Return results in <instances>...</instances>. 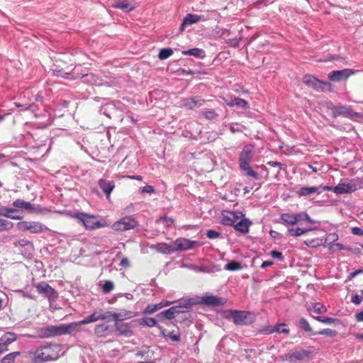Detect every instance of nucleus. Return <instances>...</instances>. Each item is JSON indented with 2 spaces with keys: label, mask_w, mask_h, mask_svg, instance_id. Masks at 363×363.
Masks as SVG:
<instances>
[{
  "label": "nucleus",
  "mask_w": 363,
  "mask_h": 363,
  "mask_svg": "<svg viewBox=\"0 0 363 363\" xmlns=\"http://www.w3.org/2000/svg\"><path fill=\"white\" fill-rule=\"evenodd\" d=\"M100 320L99 313L94 311L79 322H73L69 324H61L60 325H50L40 330L39 336L41 338H49L60 336L65 334H70L77 331L82 325L94 323Z\"/></svg>",
  "instance_id": "1"
},
{
  "label": "nucleus",
  "mask_w": 363,
  "mask_h": 363,
  "mask_svg": "<svg viewBox=\"0 0 363 363\" xmlns=\"http://www.w3.org/2000/svg\"><path fill=\"white\" fill-rule=\"evenodd\" d=\"M61 345L56 343L46 342L35 349L32 361L33 363H45L56 361L60 358Z\"/></svg>",
  "instance_id": "2"
},
{
  "label": "nucleus",
  "mask_w": 363,
  "mask_h": 363,
  "mask_svg": "<svg viewBox=\"0 0 363 363\" xmlns=\"http://www.w3.org/2000/svg\"><path fill=\"white\" fill-rule=\"evenodd\" d=\"M67 215L77 220L78 223L82 224L86 230H93L99 228H105L109 225L105 218L98 217L94 215L84 212L73 213L67 212Z\"/></svg>",
  "instance_id": "3"
},
{
  "label": "nucleus",
  "mask_w": 363,
  "mask_h": 363,
  "mask_svg": "<svg viewBox=\"0 0 363 363\" xmlns=\"http://www.w3.org/2000/svg\"><path fill=\"white\" fill-rule=\"evenodd\" d=\"M255 147L252 144L245 145L240 152L238 164L240 169L245 172L246 176L255 180L260 179L259 174L254 171L250 164L254 156Z\"/></svg>",
  "instance_id": "4"
},
{
  "label": "nucleus",
  "mask_w": 363,
  "mask_h": 363,
  "mask_svg": "<svg viewBox=\"0 0 363 363\" xmlns=\"http://www.w3.org/2000/svg\"><path fill=\"white\" fill-rule=\"evenodd\" d=\"M362 179L358 177L347 183H339L334 186V193L337 194H350L362 188Z\"/></svg>",
  "instance_id": "5"
},
{
  "label": "nucleus",
  "mask_w": 363,
  "mask_h": 363,
  "mask_svg": "<svg viewBox=\"0 0 363 363\" xmlns=\"http://www.w3.org/2000/svg\"><path fill=\"white\" fill-rule=\"evenodd\" d=\"M18 227L22 231H28L30 233H40L48 229L47 226L37 221H21L18 223Z\"/></svg>",
  "instance_id": "6"
},
{
  "label": "nucleus",
  "mask_w": 363,
  "mask_h": 363,
  "mask_svg": "<svg viewBox=\"0 0 363 363\" xmlns=\"http://www.w3.org/2000/svg\"><path fill=\"white\" fill-rule=\"evenodd\" d=\"M138 225V222L132 216H125L112 225L114 230L125 231L134 229Z\"/></svg>",
  "instance_id": "7"
},
{
  "label": "nucleus",
  "mask_w": 363,
  "mask_h": 363,
  "mask_svg": "<svg viewBox=\"0 0 363 363\" xmlns=\"http://www.w3.org/2000/svg\"><path fill=\"white\" fill-rule=\"evenodd\" d=\"M231 318L235 325H250L252 323V314L247 311H231Z\"/></svg>",
  "instance_id": "8"
},
{
  "label": "nucleus",
  "mask_w": 363,
  "mask_h": 363,
  "mask_svg": "<svg viewBox=\"0 0 363 363\" xmlns=\"http://www.w3.org/2000/svg\"><path fill=\"white\" fill-rule=\"evenodd\" d=\"M187 306H174L158 313L157 317L160 320L163 319L171 320L174 318L176 314L185 313L187 311Z\"/></svg>",
  "instance_id": "9"
},
{
  "label": "nucleus",
  "mask_w": 363,
  "mask_h": 363,
  "mask_svg": "<svg viewBox=\"0 0 363 363\" xmlns=\"http://www.w3.org/2000/svg\"><path fill=\"white\" fill-rule=\"evenodd\" d=\"M357 70L352 69H344L342 70H334L328 74V79L331 82H341L347 79L350 76L357 72Z\"/></svg>",
  "instance_id": "10"
},
{
  "label": "nucleus",
  "mask_w": 363,
  "mask_h": 363,
  "mask_svg": "<svg viewBox=\"0 0 363 363\" xmlns=\"http://www.w3.org/2000/svg\"><path fill=\"white\" fill-rule=\"evenodd\" d=\"M198 245V241L191 240L184 238H179L173 242L174 252L186 251L194 248Z\"/></svg>",
  "instance_id": "11"
},
{
  "label": "nucleus",
  "mask_w": 363,
  "mask_h": 363,
  "mask_svg": "<svg viewBox=\"0 0 363 363\" xmlns=\"http://www.w3.org/2000/svg\"><path fill=\"white\" fill-rule=\"evenodd\" d=\"M206 103V100L200 96H194L185 98L181 100V106L186 110H194L195 108L203 106Z\"/></svg>",
  "instance_id": "12"
},
{
  "label": "nucleus",
  "mask_w": 363,
  "mask_h": 363,
  "mask_svg": "<svg viewBox=\"0 0 363 363\" xmlns=\"http://www.w3.org/2000/svg\"><path fill=\"white\" fill-rule=\"evenodd\" d=\"M35 288L40 294L43 295L49 300H54L57 297L56 291L45 281L38 283Z\"/></svg>",
  "instance_id": "13"
},
{
  "label": "nucleus",
  "mask_w": 363,
  "mask_h": 363,
  "mask_svg": "<svg viewBox=\"0 0 363 363\" xmlns=\"http://www.w3.org/2000/svg\"><path fill=\"white\" fill-rule=\"evenodd\" d=\"M303 82L308 86L315 90L323 89V85L330 84L328 82L321 81L311 74L304 75L303 77Z\"/></svg>",
  "instance_id": "14"
},
{
  "label": "nucleus",
  "mask_w": 363,
  "mask_h": 363,
  "mask_svg": "<svg viewBox=\"0 0 363 363\" xmlns=\"http://www.w3.org/2000/svg\"><path fill=\"white\" fill-rule=\"evenodd\" d=\"M333 111L332 116L337 118L338 116H343L347 118H352L354 116L357 115L356 113L353 112L350 108L345 106H336L331 108Z\"/></svg>",
  "instance_id": "15"
},
{
  "label": "nucleus",
  "mask_w": 363,
  "mask_h": 363,
  "mask_svg": "<svg viewBox=\"0 0 363 363\" xmlns=\"http://www.w3.org/2000/svg\"><path fill=\"white\" fill-rule=\"evenodd\" d=\"M207 19L208 18L205 17L203 15L188 13L184 17L182 24L180 25L179 30H184L186 25H191L199 21H204Z\"/></svg>",
  "instance_id": "16"
},
{
  "label": "nucleus",
  "mask_w": 363,
  "mask_h": 363,
  "mask_svg": "<svg viewBox=\"0 0 363 363\" xmlns=\"http://www.w3.org/2000/svg\"><path fill=\"white\" fill-rule=\"evenodd\" d=\"M100 189L105 194L107 199H109L111 194L115 188V183L113 181H109L105 179H100L98 182Z\"/></svg>",
  "instance_id": "17"
},
{
  "label": "nucleus",
  "mask_w": 363,
  "mask_h": 363,
  "mask_svg": "<svg viewBox=\"0 0 363 363\" xmlns=\"http://www.w3.org/2000/svg\"><path fill=\"white\" fill-rule=\"evenodd\" d=\"M114 325L120 335L130 337L134 334L132 330L133 326L131 323H120L119 322H116Z\"/></svg>",
  "instance_id": "18"
},
{
  "label": "nucleus",
  "mask_w": 363,
  "mask_h": 363,
  "mask_svg": "<svg viewBox=\"0 0 363 363\" xmlns=\"http://www.w3.org/2000/svg\"><path fill=\"white\" fill-rule=\"evenodd\" d=\"M13 206L14 208L25 210L28 213H34L37 212V209L35 208L34 205L30 202L26 201L24 200L18 199L13 202Z\"/></svg>",
  "instance_id": "19"
},
{
  "label": "nucleus",
  "mask_w": 363,
  "mask_h": 363,
  "mask_svg": "<svg viewBox=\"0 0 363 363\" xmlns=\"http://www.w3.org/2000/svg\"><path fill=\"white\" fill-rule=\"evenodd\" d=\"M0 216L9 218L14 220H21L23 216L18 214V211L16 208H8L1 206Z\"/></svg>",
  "instance_id": "20"
},
{
  "label": "nucleus",
  "mask_w": 363,
  "mask_h": 363,
  "mask_svg": "<svg viewBox=\"0 0 363 363\" xmlns=\"http://www.w3.org/2000/svg\"><path fill=\"white\" fill-rule=\"evenodd\" d=\"M202 302L209 306H220L225 303V300L221 297L210 295L203 296Z\"/></svg>",
  "instance_id": "21"
},
{
  "label": "nucleus",
  "mask_w": 363,
  "mask_h": 363,
  "mask_svg": "<svg viewBox=\"0 0 363 363\" xmlns=\"http://www.w3.org/2000/svg\"><path fill=\"white\" fill-rule=\"evenodd\" d=\"M112 7L115 9H119L124 12H130L135 8V5L128 0H118L116 3L112 4Z\"/></svg>",
  "instance_id": "22"
},
{
  "label": "nucleus",
  "mask_w": 363,
  "mask_h": 363,
  "mask_svg": "<svg viewBox=\"0 0 363 363\" xmlns=\"http://www.w3.org/2000/svg\"><path fill=\"white\" fill-rule=\"evenodd\" d=\"M136 315L135 313L128 311L125 309H122L118 313H114L113 315V320L116 322L122 321L124 320L130 319Z\"/></svg>",
  "instance_id": "23"
},
{
  "label": "nucleus",
  "mask_w": 363,
  "mask_h": 363,
  "mask_svg": "<svg viewBox=\"0 0 363 363\" xmlns=\"http://www.w3.org/2000/svg\"><path fill=\"white\" fill-rule=\"evenodd\" d=\"M296 193L299 197H301L308 196L313 194H320L321 191H319V187L316 186H303L300 188Z\"/></svg>",
  "instance_id": "24"
},
{
  "label": "nucleus",
  "mask_w": 363,
  "mask_h": 363,
  "mask_svg": "<svg viewBox=\"0 0 363 363\" xmlns=\"http://www.w3.org/2000/svg\"><path fill=\"white\" fill-rule=\"evenodd\" d=\"M277 223H283L285 225H294L296 224V220L294 213H284L281 215Z\"/></svg>",
  "instance_id": "25"
},
{
  "label": "nucleus",
  "mask_w": 363,
  "mask_h": 363,
  "mask_svg": "<svg viewBox=\"0 0 363 363\" xmlns=\"http://www.w3.org/2000/svg\"><path fill=\"white\" fill-rule=\"evenodd\" d=\"M226 104L229 107L237 106L245 109L249 108L248 102L246 100L241 99L240 97H234L230 101H227Z\"/></svg>",
  "instance_id": "26"
},
{
  "label": "nucleus",
  "mask_w": 363,
  "mask_h": 363,
  "mask_svg": "<svg viewBox=\"0 0 363 363\" xmlns=\"http://www.w3.org/2000/svg\"><path fill=\"white\" fill-rule=\"evenodd\" d=\"M182 54L184 56H194L197 58L203 59L206 57L205 51L199 48H194L186 50H182Z\"/></svg>",
  "instance_id": "27"
},
{
  "label": "nucleus",
  "mask_w": 363,
  "mask_h": 363,
  "mask_svg": "<svg viewBox=\"0 0 363 363\" xmlns=\"http://www.w3.org/2000/svg\"><path fill=\"white\" fill-rule=\"evenodd\" d=\"M151 248L155 249L158 252L163 254H170L174 252L173 243L169 245L167 243L161 242L156 245L152 246Z\"/></svg>",
  "instance_id": "28"
},
{
  "label": "nucleus",
  "mask_w": 363,
  "mask_h": 363,
  "mask_svg": "<svg viewBox=\"0 0 363 363\" xmlns=\"http://www.w3.org/2000/svg\"><path fill=\"white\" fill-rule=\"evenodd\" d=\"M316 227H308V228H289L288 230V233L291 236L293 237H298L303 234H306V233L315 230Z\"/></svg>",
  "instance_id": "29"
},
{
  "label": "nucleus",
  "mask_w": 363,
  "mask_h": 363,
  "mask_svg": "<svg viewBox=\"0 0 363 363\" xmlns=\"http://www.w3.org/2000/svg\"><path fill=\"white\" fill-rule=\"evenodd\" d=\"M250 225L251 222L248 219L244 218L236 223L234 228L242 233H247Z\"/></svg>",
  "instance_id": "30"
},
{
  "label": "nucleus",
  "mask_w": 363,
  "mask_h": 363,
  "mask_svg": "<svg viewBox=\"0 0 363 363\" xmlns=\"http://www.w3.org/2000/svg\"><path fill=\"white\" fill-rule=\"evenodd\" d=\"M16 340V335L13 333H6L1 338L0 342L8 350V345Z\"/></svg>",
  "instance_id": "31"
},
{
  "label": "nucleus",
  "mask_w": 363,
  "mask_h": 363,
  "mask_svg": "<svg viewBox=\"0 0 363 363\" xmlns=\"http://www.w3.org/2000/svg\"><path fill=\"white\" fill-rule=\"evenodd\" d=\"M110 326L105 324L96 325L94 328L95 333L99 337H104L109 333Z\"/></svg>",
  "instance_id": "32"
},
{
  "label": "nucleus",
  "mask_w": 363,
  "mask_h": 363,
  "mask_svg": "<svg viewBox=\"0 0 363 363\" xmlns=\"http://www.w3.org/2000/svg\"><path fill=\"white\" fill-rule=\"evenodd\" d=\"M115 111H116V107H115V106H113L112 104H106L104 106H102L99 109V113L101 114L105 115L108 118H111V115Z\"/></svg>",
  "instance_id": "33"
},
{
  "label": "nucleus",
  "mask_w": 363,
  "mask_h": 363,
  "mask_svg": "<svg viewBox=\"0 0 363 363\" xmlns=\"http://www.w3.org/2000/svg\"><path fill=\"white\" fill-rule=\"evenodd\" d=\"M222 223L225 225L235 227V225L236 223V218L235 214L233 212H230L229 215L223 216L222 219Z\"/></svg>",
  "instance_id": "34"
},
{
  "label": "nucleus",
  "mask_w": 363,
  "mask_h": 363,
  "mask_svg": "<svg viewBox=\"0 0 363 363\" xmlns=\"http://www.w3.org/2000/svg\"><path fill=\"white\" fill-rule=\"evenodd\" d=\"M138 321L140 325L143 326L154 327L157 325L156 319L150 317H145L138 320Z\"/></svg>",
  "instance_id": "35"
},
{
  "label": "nucleus",
  "mask_w": 363,
  "mask_h": 363,
  "mask_svg": "<svg viewBox=\"0 0 363 363\" xmlns=\"http://www.w3.org/2000/svg\"><path fill=\"white\" fill-rule=\"evenodd\" d=\"M20 354V352H11L2 358L1 363H15L16 358Z\"/></svg>",
  "instance_id": "36"
},
{
  "label": "nucleus",
  "mask_w": 363,
  "mask_h": 363,
  "mask_svg": "<svg viewBox=\"0 0 363 363\" xmlns=\"http://www.w3.org/2000/svg\"><path fill=\"white\" fill-rule=\"evenodd\" d=\"M201 115L207 120L212 121L216 119L218 114L213 109H203Z\"/></svg>",
  "instance_id": "37"
},
{
  "label": "nucleus",
  "mask_w": 363,
  "mask_h": 363,
  "mask_svg": "<svg viewBox=\"0 0 363 363\" xmlns=\"http://www.w3.org/2000/svg\"><path fill=\"white\" fill-rule=\"evenodd\" d=\"M299 327L305 332L310 333L313 335V333H315L313 330L309 323L305 318H301L299 320Z\"/></svg>",
  "instance_id": "38"
},
{
  "label": "nucleus",
  "mask_w": 363,
  "mask_h": 363,
  "mask_svg": "<svg viewBox=\"0 0 363 363\" xmlns=\"http://www.w3.org/2000/svg\"><path fill=\"white\" fill-rule=\"evenodd\" d=\"M310 352L307 350H300L294 352L289 356V359L294 358L296 360H302L306 357H308Z\"/></svg>",
  "instance_id": "39"
},
{
  "label": "nucleus",
  "mask_w": 363,
  "mask_h": 363,
  "mask_svg": "<svg viewBox=\"0 0 363 363\" xmlns=\"http://www.w3.org/2000/svg\"><path fill=\"white\" fill-rule=\"evenodd\" d=\"M224 269L228 271H237L242 269V265L237 261H231L225 265Z\"/></svg>",
  "instance_id": "40"
},
{
  "label": "nucleus",
  "mask_w": 363,
  "mask_h": 363,
  "mask_svg": "<svg viewBox=\"0 0 363 363\" xmlns=\"http://www.w3.org/2000/svg\"><path fill=\"white\" fill-rule=\"evenodd\" d=\"M337 332L335 330H332L330 328L323 329L320 331H317L315 333H313V335H323L327 337H333L336 336Z\"/></svg>",
  "instance_id": "41"
},
{
  "label": "nucleus",
  "mask_w": 363,
  "mask_h": 363,
  "mask_svg": "<svg viewBox=\"0 0 363 363\" xmlns=\"http://www.w3.org/2000/svg\"><path fill=\"white\" fill-rule=\"evenodd\" d=\"M162 308V306L160 305V303L148 304L144 310V313L152 314L156 312L157 311L161 309Z\"/></svg>",
  "instance_id": "42"
},
{
  "label": "nucleus",
  "mask_w": 363,
  "mask_h": 363,
  "mask_svg": "<svg viewBox=\"0 0 363 363\" xmlns=\"http://www.w3.org/2000/svg\"><path fill=\"white\" fill-rule=\"evenodd\" d=\"M311 307L312 310L317 314H322L327 311L326 307L320 303H313Z\"/></svg>",
  "instance_id": "43"
},
{
  "label": "nucleus",
  "mask_w": 363,
  "mask_h": 363,
  "mask_svg": "<svg viewBox=\"0 0 363 363\" xmlns=\"http://www.w3.org/2000/svg\"><path fill=\"white\" fill-rule=\"evenodd\" d=\"M312 317L313 318H315V320H317L318 321H319L320 323H325V324H332V323H334L338 321L337 319L330 318V317H326V316H314V315H312Z\"/></svg>",
  "instance_id": "44"
},
{
  "label": "nucleus",
  "mask_w": 363,
  "mask_h": 363,
  "mask_svg": "<svg viewBox=\"0 0 363 363\" xmlns=\"http://www.w3.org/2000/svg\"><path fill=\"white\" fill-rule=\"evenodd\" d=\"M173 54V50L172 48H162L160 50L158 57L160 60H165Z\"/></svg>",
  "instance_id": "45"
},
{
  "label": "nucleus",
  "mask_w": 363,
  "mask_h": 363,
  "mask_svg": "<svg viewBox=\"0 0 363 363\" xmlns=\"http://www.w3.org/2000/svg\"><path fill=\"white\" fill-rule=\"evenodd\" d=\"M72 74L73 75L74 74V76L72 77L73 79L86 77L87 79L88 82H95V80H94L95 76L93 74H88V73H80L79 74L78 72H73Z\"/></svg>",
  "instance_id": "46"
},
{
  "label": "nucleus",
  "mask_w": 363,
  "mask_h": 363,
  "mask_svg": "<svg viewBox=\"0 0 363 363\" xmlns=\"http://www.w3.org/2000/svg\"><path fill=\"white\" fill-rule=\"evenodd\" d=\"M13 224L12 222L5 220L0 219V231L9 230L13 228Z\"/></svg>",
  "instance_id": "47"
},
{
  "label": "nucleus",
  "mask_w": 363,
  "mask_h": 363,
  "mask_svg": "<svg viewBox=\"0 0 363 363\" xmlns=\"http://www.w3.org/2000/svg\"><path fill=\"white\" fill-rule=\"evenodd\" d=\"M14 245H15V247H18V246L28 247L30 250H33V245L32 242H30V240H28L26 238L21 239V240H18L17 242H16L14 243Z\"/></svg>",
  "instance_id": "48"
},
{
  "label": "nucleus",
  "mask_w": 363,
  "mask_h": 363,
  "mask_svg": "<svg viewBox=\"0 0 363 363\" xmlns=\"http://www.w3.org/2000/svg\"><path fill=\"white\" fill-rule=\"evenodd\" d=\"M274 328H275V333H284V334L289 333V329L287 328V325L285 323H280V324L276 325L274 326Z\"/></svg>",
  "instance_id": "49"
},
{
  "label": "nucleus",
  "mask_w": 363,
  "mask_h": 363,
  "mask_svg": "<svg viewBox=\"0 0 363 363\" xmlns=\"http://www.w3.org/2000/svg\"><path fill=\"white\" fill-rule=\"evenodd\" d=\"M114 288V284L111 281H105L102 286V291L104 294L110 293Z\"/></svg>",
  "instance_id": "50"
},
{
  "label": "nucleus",
  "mask_w": 363,
  "mask_h": 363,
  "mask_svg": "<svg viewBox=\"0 0 363 363\" xmlns=\"http://www.w3.org/2000/svg\"><path fill=\"white\" fill-rule=\"evenodd\" d=\"M206 236L209 239H216L221 236V233L213 229L208 230Z\"/></svg>",
  "instance_id": "51"
},
{
  "label": "nucleus",
  "mask_w": 363,
  "mask_h": 363,
  "mask_svg": "<svg viewBox=\"0 0 363 363\" xmlns=\"http://www.w3.org/2000/svg\"><path fill=\"white\" fill-rule=\"evenodd\" d=\"M329 250L332 251L335 250H347V247L341 244V243H333L331 242L329 245Z\"/></svg>",
  "instance_id": "52"
},
{
  "label": "nucleus",
  "mask_w": 363,
  "mask_h": 363,
  "mask_svg": "<svg viewBox=\"0 0 363 363\" xmlns=\"http://www.w3.org/2000/svg\"><path fill=\"white\" fill-rule=\"evenodd\" d=\"M294 217H296V224L300 222L305 220V218H308V213L306 212H300L298 213H294Z\"/></svg>",
  "instance_id": "53"
},
{
  "label": "nucleus",
  "mask_w": 363,
  "mask_h": 363,
  "mask_svg": "<svg viewBox=\"0 0 363 363\" xmlns=\"http://www.w3.org/2000/svg\"><path fill=\"white\" fill-rule=\"evenodd\" d=\"M270 255L272 256V257L277 259L279 261H283L284 259L283 254L277 250H272L270 252Z\"/></svg>",
  "instance_id": "54"
},
{
  "label": "nucleus",
  "mask_w": 363,
  "mask_h": 363,
  "mask_svg": "<svg viewBox=\"0 0 363 363\" xmlns=\"http://www.w3.org/2000/svg\"><path fill=\"white\" fill-rule=\"evenodd\" d=\"M54 75L57 77H62L65 79H68L69 76L70 75V73L66 72L62 69L60 70H53Z\"/></svg>",
  "instance_id": "55"
},
{
  "label": "nucleus",
  "mask_w": 363,
  "mask_h": 363,
  "mask_svg": "<svg viewBox=\"0 0 363 363\" xmlns=\"http://www.w3.org/2000/svg\"><path fill=\"white\" fill-rule=\"evenodd\" d=\"M267 165L272 167H279L280 169H284L285 164L277 161H269Z\"/></svg>",
  "instance_id": "56"
},
{
  "label": "nucleus",
  "mask_w": 363,
  "mask_h": 363,
  "mask_svg": "<svg viewBox=\"0 0 363 363\" xmlns=\"http://www.w3.org/2000/svg\"><path fill=\"white\" fill-rule=\"evenodd\" d=\"M142 193L152 194L155 192V187L151 185H145L141 188Z\"/></svg>",
  "instance_id": "57"
},
{
  "label": "nucleus",
  "mask_w": 363,
  "mask_h": 363,
  "mask_svg": "<svg viewBox=\"0 0 363 363\" xmlns=\"http://www.w3.org/2000/svg\"><path fill=\"white\" fill-rule=\"evenodd\" d=\"M114 313L108 311L104 314H99L100 320H107L108 321L111 320V318L113 319V315Z\"/></svg>",
  "instance_id": "58"
},
{
  "label": "nucleus",
  "mask_w": 363,
  "mask_h": 363,
  "mask_svg": "<svg viewBox=\"0 0 363 363\" xmlns=\"http://www.w3.org/2000/svg\"><path fill=\"white\" fill-rule=\"evenodd\" d=\"M162 222L166 227L169 228L174 223V220L172 218L164 216L162 218Z\"/></svg>",
  "instance_id": "59"
},
{
  "label": "nucleus",
  "mask_w": 363,
  "mask_h": 363,
  "mask_svg": "<svg viewBox=\"0 0 363 363\" xmlns=\"http://www.w3.org/2000/svg\"><path fill=\"white\" fill-rule=\"evenodd\" d=\"M351 301L354 304L359 305L362 302V297L356 294L354 295H352Z\"/></svg>",
  "instance_id": "60"
},
{
  "label": "nucleus",
  "mask_w": 363,
  "mask_h": 363,
  "mask_svg": "<svg viewBox=\"0 0 363 363\" xmlns=\"http://www.w3.org/2000/svg\"><path fill=\"white\" fill-rule=\"evenodd\" d=\"M352 233L355 235H362L363 229L359 227H354L352 228Z\"/></svg>",
  "instance_id": "61"
},
{
  "label": "nucleus",
  "mask_w": 363,
  "mask_h": 363,
  "mask_svg": "<svg viewBox=\"0 0 363 363\" xmlns=\"http://www.w3.org/2000/svg\"><path fill=\"white\" fill-rule=\"evenodd\" d=\"M359 274H363V269H359L355 270L354 272L350 273V275L348 276V279H352Z\"/></svg>",
  "instance_id": "62"
},
{
  "label": "nucleus",
  "mask_w": 363,
  "mask_h": 363,
  "mask_svg": "<svg viewBox=\"0 0 363 363\" xmlns=\"http://www.w3.org/2000/svg\"><path fill=\"white\" fill-rule=\"evenodd\" d=\"M263 332L266 334H272L275 333V328L274 326H268L263 329Z\"/></svg>",
  "instance_id": "63"
},
{
  "label": "nucleus",
  "mask_w": 363,
  "mask_h": 363,
  "mask_svg": "<svg viewBox=\"0 0 363 363\" xmlns=\"http://www.w3.org/2000/svg\"><path fill=\"white\" fill-rule=\"evenodd\" d=\"M356 320L358 322L363 321V310L355 315Z\"/></svg>",
  "instance_id": "64"
}]
</instances>
